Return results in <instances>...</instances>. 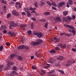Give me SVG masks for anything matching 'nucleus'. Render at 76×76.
Here are the masks:
<instances>
[{
  "mask_svg": "<svg viewBox=\"0 0 76 76\" xmlns=\"http://www.w3.org/2000/svg\"><path fill=\"white\" fill-rule=\"evenodd\" d=\"M72 50L74 51V52H76V49L74 48H72Z\"/></svg>",
  "mask_w": 76,
  "mask_h": 76,
  "instance_id": "864d4df0",
  "label": "nucleus"
},
{
  "mask_svg": "<svg viewBox=\"0 0 76 76\" xmlns=\"http://www.w3.org/2000/svg\"><path fill=\"white\" fill-rule=\"evenodd\" d=\"M15 4L17 5H19V4H20V3L17 2Z\"/></svg>",
  "mask_w": 76,
  "mask_h": 76,
  "instance_id": "052dcab7",
  "label": "nucleus"
},
{
  "mask_svg": "<svg viewBox=\"0 0 76 76\" xmlns=\"http://www.w3.org/2000/svg\"><path fill=\"white\" fill-rule=\"evenodd\" d=\"M22 15H26V13L25 12H22Z\"/></svg>",
  "mask_w": 76,
  "mask_h": 76,
  "instance_id": "680f3d73",
  "label": "nucleus"
},
{
  "mask_svg": "<svg viewBox=\"0 0 76 76\" xmlns=\"http://www.w3.org/2000/svg\"><path fill=\"white\" fill-rule=\"evenodd\" d=\"M32 12H33V13H35L36 15L37 16H38V14L37 13L35 12V11L34 10H33Z\"/></svg>",
  "mask_w": 76,
  "mask_h": 76,
  "instance_id": "ea45409f",
  "label": "nucleus"
},
{
  "mask_svg": "<svg viewBox=\"0 0 76 76\" xmlns=\"http://www.w3.org/2000/svg\"><path fill=\"white\" fill-rule=\"evenodd\" d=\"M71 65H72V61L71 60L68 61L67 63L66 64V67H69Z\"/></svg>",
  "mask_w": 76,
  "mask_h": 76,
  "instance_id": "0eeeda50",
  "label": "nucleus"
},
{
  "mask_svg": "<svg viewBox=\"0 0 76 76\" xmlns=\"http://www.w3.org/2000/svg\"><path fill=\"white\" fill-rule=\"evenodd\" d=\"M4 66L3 65H0V72H2V69L3 68Z\"/></svg>",
  "mask_w": 76,
  "mask_h": 76,
  "instance_id": "412c9836",
  "label": "nucleus"
},
{
  "mask_svg": "<svg viewBox=\"0 0 76 76\" xmlns=\"http://www.w3.org/2000/svg\"><path fill=\"white\" fill-rule=\"evenodd\" d=\"M17 48L18 50H23V49L29 50V47L25 45H20L17 47Z\"/></svg>",
  "mask_w": 76,
  "mask_h": 76,
  "instance_id": "f03ea898",
  "label": "nucleus"
},
{
  "mask_svg": "<svg viewBox=\"0 0 76 76\" xmlns=\"http://www.w3.org/2000/svg\"><path fill=\"white\" fill-rule=\"evenodd\" d=\"M3 49V46L1 45L0 47V51H2Z\"/></svg>",
  "mask_w": 76,
  "mask_h": 76,
  "instance_id": "58836bf2",
  "label": "nucleus"
},
{
  "mask_svg": "<svg viewBox=\"0 0 76 76\" xmlns=\"http://www.w3.org/2000/svg\"><path fill=\"white\" fill-rule=\"evenodd\" d=\"M64 26L65 27H68V28H70V26L69 25H67L66 24H64Z\"/></svg>",
  "mask_w": 76,
  "mask_h": 76,
  "instance_id": "c03bdc74",
  "label": "nucleus"
},
{
  "mask_svg": "<svg viewBox=\"0 0 76 76\" xmlns=\"http://www.w3.org/2000/svg\"><path fill=\"white\" fill-rule=\"evenodd\" d=\"M65 4V3H64V2H61L58 4V7L59 8H60L61 7H63V5H64Z\"/></svg>",
  "mask_w": 76,
  "mask_h": 76,
  "instance_id": "1a4fd4ad",
  "label": "nucleus"
},
{
  "mask_svg": "<svg viewBox=\"0 0 76 76\" xmlns=\"http://www.w3.org/2000/svg\"><path fill=\"white\" fill-rule=\"evenodd\" d=\"M11 16V14L8 13L7 15V18H9L10 16Z\"/></svg>",
  "mask_w": 76,
  "mask_h": 76,
  "instance_id": "f704fd0d",
  "label": "nucleus"
},
{
  "mask_svg": "<svg viewBox=\"0 0 76 76\" xmlns=\"http://www.w3.org/2000/svg\"><path fill=\"white\" fill-rule=\"evenodd\" d=\"M1 3H2L4 4H7V2H6V1H4V0L1 1Z\"/></svg>",
  "mask_w": 76,
  "mask_h": 76,
  "instance_id": "c85d7f7f",
  "label": "nucleus"
},
{
  "mask_svg": "<svg viewBox=\"0 0 76 76\" xmlns=\"http://www.w3.org/2000/svg\"><path fill=\"white\" fill-rule=\"evenodd\" d=\"M48 62L51 64H53L54 63V59L53 58H50L49 59Z\"/></svg>",
  "mask_w": 76,
  "mask_h": 76,
  "instance_id": "6e6552de",
  "label": "nucleus"
},
{
  "mask_svg": "<svg viewBox=\"0 0 76 76\" xmlns=\"http://www.w3.org/2000/svg\"><path fill=\"white\" fill-rule=\"evenodd\" d=\"M43 35V34L42 33L40 32L39 33H38L37 34V36L38 37V38H41L42 37V36Z\"/></svg>",
  "mask_w": 76,
  "mask_h": 76,
  "instance_id": "9b49d317",
  "label": "nucleus"
},
{
  "mask_svg": "<svg viewBox=\"0 0 76 76\" xmlns=\"http://www.w3.org/2000/svg\"><path fill=\"white\" fill-rule=\"evenodd\" d=\"M7 32V30H4L3 31V33L4 34H6Z\"/></svg>",
  "mask_w": 76,
  "mask_h": 76,
  "instance_id": "6e6d98bb",
  "label": "nucleus"
},
{
  "mask_svg": "<svg viewBox=\"0 0 76 76\" xmlns=\"http://www.w3.org/2000/svg\"><path fill=\"white\" fill-rule=\"evenodd\" d=\"M38 33L36 31H34L33 32V34L34 35H37Z\"/></svg>",
  "mask_w": 76,
  "mask_h": 76,
  "instance_id": "79ce46f5",
  "label": "nucleus"
},
{
  "mask_svg": "<svg viewBox=\"0 0 76 76\" xmlns=\"http://www.w3.org/2000/svg\"><path fill=\"white\" fill-rule=\"evenodd\" d=\"M36 41H37V42H33V44L34 45H37L40 44L43 42V40L40 39H37Z\"/></svg>",
  "mask_w": 76,
  "mask_h": 76,
  "instance_id": "f257e3e1",
  "label": "nucleus"
},
{
  "mask_svg": "<svg viewBox=\"0 0 76 76\" xmlns=\"http://www.w3.org/2000/svg\"><path fill=\"white\" fill-rule=\"evenodd\" d=\"M52 9H53V10H57V8H56L54 7H52Z\"/></svg>",
  "mask_w": 76,
  "mask_h": 76,
  "instance_id": "13d9d810",
  "label": "nucleus"
},
{
  "mask_svg": "<svg viewBox=\"0 0 76 76\" xmlns=\"http://www.w3.org/2000/svg\"><path fill=\"white\" fill-rule=\"evenodd\" d=\"M41 71L42 72L40 73V75L41 76H43L44 74H45V72L44 70L43 69H41Z\"/></svg>",
  "mask_w": 76,
  "mask_h": 76,
  "instance_id": "ddd939ff",
  "label": "nucleus"
},
{
  "mask_svg": "<svg viewBox=\"0 0 76 76\" xmlns=\"http://www.w3.org/2000/svg\"><path fill=\"white\" fill-rule=\"evenodd\" d=\"M67 18V20L68 21L69 20H73V19L72 18L70 17H69V16H66Z\"/></svg>",
  "mask_w": 76,
  "mask_h": 76,
  "instance_id": "bb28decb",
  "label": "nucleus"
},
{
  "mask_svg": "<svg viewBox=\"0 0 76 76\" xmlns=\"http://www.w3.org/2000/svg\"><path fill=\"white\" fill-rule=\"evenodd\" d=\"M10 26H12V27H15V26H18L17 25L14 23L13 21H10Z\"/></svg>",
  "mask_w": 76,
  "mask_h": 76,
  "instance_id": "423d86ee",
  "label": "nucleus"
},
{
  "mask_svg": "<svg viewBox=\"0 0 76 76\" xmlns=\"http://www.w3.org/2000/svg\"><path fill=\"white\" fill-rule=\"evenodd\" d=\"M47 3L48 4V6H51V5H52V4H51V3H50V2L49 1H46Z\"/></svg>",
  "mask_w": 76,
  "mask_h": 76,
  "instance_id": "5701e85b",
  "label": "nucleus"
},
{
  "mask_svg": "<svg viewBox=\"0 0 76 76\" xmlns=\"http://www.w3.org/2000/svg\"><path fill=\"white\" fill-rule=\"evenodd\" d=\"M10 4H15V2H10Z\"/></svg>",
  "mask_w": 76,
  "mask_h": 76,
  "instance_id": "338daca9",
  "label": "nucleus"
},
{
  "mask_svg": "<svg viewBox=\"0 0 76 76\" xmlns=\"http://www.w3.org/2000/svg\"><path fill=\"white\" fill-rule=\"evenodd\" d=\"M49 75L50 76H57L56 75H54L53 74V73H51V72H50L49 73Z\"/></svg>",
  "mask_w": 76,
  "mask_h": 76,
  "instance_id": "473e14b6",
  "label": "nucleus"
},
{
  "mask_svg": "<svg viewBox=\"0 0 76 76\" xmlns=\"http://www.w3.org/2000/svg\"><path fill=\"white\" fill-rule=\"evenodd\" d=\"M62 19L63 22H67L68 21L67 17H64L62 18Z\"/></svg>",
  "mask_w": 76,
  "mask_h": 76,
  "instance_id": "dca6fc26",
  "label": "nucleus"
},
{
  "mask_svg": "<svg viewBox=\"0 0 76 76\" xmlns=\"http://www.w3.org/2000/svg\"><path fill=\"white\" fill-rule=\"evenodd\" d=\"M48 22H47L45 23V28H48Z\"/></svg>",
  "mask_w": 76,
  "mask_h": 76,
  "instance_id": "393cba45",
  "label": "nucleus"
},
{
  "mask_svg": "<svg viewBox=\"0 0 76 76\" xmlns=\"http://www.w3.org/2000/svg\"><path fill=\"white\" fill-rule=\"evenodd\" d=\"M20 28H24V27H26V25L24 24H20Z\"/></svg>",
  "mask_w": 76,
  "mask_h": 76,
  "instance_id": "cd10ccee",
  "label": "nucleus"
},
{
  "mask_svg": "<svg viewBox=\"0 0 76 76\" xmlns=\"http://www.w3.org/2000/svg\"><path fill=\"white\" fill-rule=\"evenodd\" d=\"M17 69V68H16V67L15 66H14L13 69H12L13 70H14L15 71H16V70Z\"/></svg>",
  "mask_w": 76,
  "mask_h": 76,
  "instance_id": "37998d69",
  "label": "nucleus"
},
{
  "mask_svg": "<svg viewBox=\"0 0 76 76\" xmlns=\"http://www.w3.org/2000/svg\"><path fill=\"white\" fill-rule=\"evenodd\" d=\"M40 3H41L40 6H44V5L45 4V3L43 1H40Z\"/></svg>",
  "mask_w": 76,
  "mask_h": 76,
  "instance_id": "4be33fe9",
  "label": "nucleus"
},
{
  "mask_svg": "<svg viewBox=\"0 0 76 76\" xmlns=\"http://www.w3.org/2000/svg\"><path fill=\"white\" fill-rule=\"evenodd\" d=\"M72 17V19H73L74 20H75V18H76V17L75 15H73Z\"/></svg>",
  "mask_w": 76,
  "mask_h": 76,
  "instance_id": "5fc2aeb1",
  "label": "nucleus"
},
{
  "mask_svg": "<svg viewBox=\"0 0 76 76\" xmlns=\"http://www.w3.org/2000/svg\"><path fill=\"white\" fill-rule=\"evenodd\" d=\"M8 33L10 34L11 36H16V34L14 32H12L11 31H10L8 32Z\"/></svg>",
  "mask_w": 76,
  "mask_h": 76,
  "instance_id": "4468645a",
  "label": "nucleus"
},
{
  "mask_svg": "<svg viewBox=\"0 0 76 76\" xmlns=\"http://www.w3.org/2000/svg\"><path fill=\"white\" fill-rule=\"evenodd\" d=\"M54 40H55L56 41L55 42V43H57V42H59V40L56 37H54Z\"/></svg>",
  "mask_w": 76,
  "mask_h": 76,
  "instance_id": "a211bd4d",
  "label": "nucleus"
},
{
  "mask_svg": "<svg viewBox=\"0 0 76 76\" xmlns=\"http://www.w3.org/2000/svg\"><path fill=\"white\" fill-rule=\"evenodd\" d=\"M22 42H25V39L24 38H23L21 40Z\"/></svg>",
  "mask_w": 76,
  "mask_h": 76,
  "instance_id": "09e8293b",
  "label": "nucleus"
},
{
  "mask_svg": "<svg viewBox=\"0 0 76 76\" xmlns=\"http://www.w3.org/2000/svg\"><path fill=\"white\" fill-rule=\"evenodd\" d=\"M31 60H32L33 59H34V56H31Z\"/></svg>",
  "mask_w": 76,
  "mask_h": 76,
  "instance_id": "0e129e2a",
  "label": "nucleus"
},
{
  "mask_svg": "<svg viewBox=\"0 0 76 76\" xmlns=\"http://www.w3.org/2000/svg\"><path fill=\"white\" fill-rule=\"evenodd\" d=\"M35 55H37V56H39V53H38V52H35Z\"/></svg>",
  "mask_w": 76,
  "mask_h": 76,
  "instance_id": "e2e57ef3",
  "label": "nucleus"
},
{
  "mask_svg": "<svg viewBox=\"0 0 76 76\" xmlns=\"http://www.w3.org/2000/svg\"><path fill=\"white\" fill-rule=\"evenodd\" d=\"M53 20L55 21H57L58 22H59L61 21V18L59 16H57L53 18Z\"/></svg>",
  "mask_w": 76,
  "mask_h": 76,
  "instance_id": "39448f33",
  "label": "nucleus"
},
{
  "mask_svg": "<svg viewBox=\"0 0 76 76\" xmlns=\"http://www.w3.org/2000/svg\"><path fill=\"white\" fill-rule=\"evenodd\" d=\"M12 12L14 16H19V13L16 10L13 11Z\"/></svg>",
  "mask_w": 76,
  "mask_h": 76,
  "instance_id": "20e7f679",
  "label": "nucleus"
},
{
  "mask_svg": "<svg viewBox=\"0 0 76 76\" xmlns=\"http://www.w3.org/2000/svg\"><path fill=\"white\" fill-rule=\"evenodd\" d=\"M70 29H74L75 28L73 27V26H70Z\"/></svg>",
  "mask_w": 76,
  "mask_h": 76,
  "instance_id": "de8ad7c7",
  "label": "nucleus"
},
{
  "mask_svg": "<svg viewBox=\"0 0 76 76\" xmlns=\"http://www.w3.org/2000/svg\"><path fill=\"white\" fill-rule=\"evenodd\" d=\"M40 22H46V20L44 18H42L39 20Z\"/></svg>",
  "mask_w": 76,
  "mask_h": 76,
  "instance_id": "b1692460",
  "label": "nucleus"
},
{
  "mask_svg": "<svg viewBox=\"0 0 76 76\" xmlns=\"http://www.w3.org/2000/svg\"><path fill=\"white\" fill-rule=\"evenodd\" d=\"M50 72L51 73H54V72H55V70H52Z\"/></svg>",
  "mask_w": 76,
  "mask_h": 76,
  "instance_id": "4d7b16f0",
  "label": "nucleus"
},
{
  "mask_svg": "<svg viewBox=\"0 0 76 76\" xmlns=\"http://www.w3.org/2000/svg\"><path fill=\"white\" fill-rule=\"evenodd\" d=\"M31 68L32 69H33L34 70H35V69H37V67L35 66H32Z\"/></svg>",
  "mask_w": 76,
  "mask_h": 76,
  "instance_id": "a19ab883",
  "label": "nucleus"
},
{
  "mask_svg": "<svg viewBox=\"0 0 76 76\" xmlns=\"http://www.w3.org/2000/svg\"><path fill=\"white\" fill-rule=\"evenodd\" d=\"M34 23H31V28L33 29V28H34Z\"/></svg>",
  "mask_w": 76,
  "mask_h": 76,
  "instance_id": "72a5a7b5",
  "label": "nucleus"
},
{
  "mask_svg": "<svg viewBox=\"0 0 76 76\" xmlns=\"http://www.w3.org/2000/svg\"><path fill=\"white\" fill-rule=\"evenodd\" d=\"M65 36L68 37H70V36H71V35L69 34H66L65 33Z\"/></svg>",
  "mask_w": 76,
  "mask_h": 76,
  "instance_id": "c9c22d12",
  "label": "nucleus"
},
{
  "mask_svg": "<svg viewBox=\"0 0 76 76\" xmlns=\"http://www.w3.org/2000/svg\"><path fill=\"white\" fill-rule=\"evenodd\" d=\"M68 2L70 5H72L73 4V1L72 0H69Z\"/></svg>",
  "mask_w": 76,
  "mask_h": 76,
  "instance_id": "aec40b11",
  "label": "nucleus"
},
{
  "mask_svg": "<svg viewBox=\"0 0 76 76\" xmlns=\"http://www.w3.org/2000/svg\"><path fill=\"white\" fill-rule=\"evenodd\" d=\"M72 32L73 34V35L74 36H75V34H76V33L75 32V31L74 30H72Z\"/></svg>",
  "mask_w": 76,
  "mask_h": 76,
  "instance_id": "4c0bfd02",
  "label": "nucleus"
},
{
  "mask_svg": "<svg viewBox=\"0 0 76 76\" xmlns=\"http://www.w3.org/2000/svg\"><path fill=\"white\" fill-rule=\"evenodd\" d=\"M44 15H50V12H47L43 13Z\"/></svg>",
  "mask_w": 76,
  "mask_h": 76,
  "instance_id": "6ab92c4d",
  "label": "nucleus"
},
{
  "mask_svg": "<svg viewBox=\"0 0 76 76\" xmlns=\"http://www.w3.org/2000/svg\"><path fill=\"white\" fill-rule=\"evenodd\" d=\"M50 53H56V51L54 50H52L49 51Z\"/></svg>",
  "mask_w": 76,
  "mask_h": 76,
  "instance_id": "7c9ffc66",
  "label": "nucleus"
},
{
  "mask_svg": "<svg viewBox=\"0 0 76 76\" xmlns=\"http://www.w3.org/2000/svg\"><path fill=\"white\" fill-rule=\"evenodd\" d=\"M1 28H2V29H5V26H2Z\"/></svg>",
  "mask_w": 76,
  "mask_h": 76,
  "instance_id": "69168bd1",
  "label": "nucleus"
},
{
  "mask_svg": "<svg viewBox=\"0 0 76 76\" xmlns=\"http://www.w3.org/2000/svg\"><path fill=\"white\" fill-rule=\"evenodd\" d=\"M18 73L14 71L11 72V74H9L8 75V76H14L15 75H18Z\"/></svg>",
  "mask_w": 76,
  "mask_h": 76,
  "instance_id": "7ed1b4c3",
  "label": "nucleus"
},
{
  "mask_svg": "<svg viewBox=\"0 0 76 76\" xmlns=\"http://www.w3.org/2000/svg\"><path fill=\"white\" fill-rule=\"evenodd\" d=\"M6 45L7 46H9V45H10V43L9 42L6 43Z\"/></svg>",
  "mask_w": 76,
  "mask_h": 76,
  "instance_id": "603ef678",
  "label": "nucleus"
},
{
  "mask_svg": "<svg viewBox=\"0 0 76 76\" xmlns=\"http://www.w3.org/2000/svg\"><path fill=\"white\" fill-rule=\"evenodd\" d=\"M59 46L61 48H66V45L63 44L62 43H60L59 44Z\"/></svg>",
  "mask_w": 76,
  "mask_h": 76,
  "instance_id": "9d476101",
  "label": "nucleus"
},
{
  "mask_svg": "<svg viewBox=\"0 0 76 76\" xmlns=\"http://www.w3.org/2000/svg\"><path fill=\"white\" fill-rule=\"evenodd\" d=\"M4 70H8V67H6L4 68Z\"/></svg>",
  "mask_w": 76,
  "mask_h": 76,
  "instance_id": "3c124183",
  "label": "nucleus"
},
{
  "mask_svg": "<svg viewBox=\"0 0 76 76\" xmlns=\"http://www.w3.org/2000/svg\"><path fill=\"white\" fill-rule=\"evenodd\" d=\"M62 74V75H63V74H64V71L63 70H62V71H61V72Z\"/></svg>",
  "mask_w": 76,
  "mask_h": 76,
  "instance_id": "774afa93",
  "label": "nucleus"
},
{
  "mask_svg": "<svg viewBox=\"0 0 76 76\" xmlns=\"http://www.w3.org/2000/svg\"><path fill=\"white\" fill-rule=\"evenodd\" d=\"M27 32L29 34H32V31L31 30L28 31H27Z\"/></svg>",
  "mask_w": 76,
  "mask_h": 76,
  "instance_id": "49530a36",
  "label": "nucleus"
},
{
  "mask_svg": "<svg viewBox=\"0 0 76 76\" xmlns=\"http://www.w3.org/2000/svg\"><path fill=\"white\" fill-rule=\"evenodd\" d=\"M17 58L19 60H23V57L20 56H17Z\"/></svg>",
  "mask_w": 76,
  "mask_h": 76,
  "instance_id": "f3484780",
  "label": "nucleus"
},
{
  "mask_svg": "<svg viewBox=\"0 0 76 76\" xmlns=\"http://www.w3.org/2000/svg\"><path fill=\"white\" fill-rule=\"evenodd\" d=\"M29 10V8H24V11L26 12H28Z\"/></svg>",
  "mask_w": 76,
  "mask_h": 76,
  "instance_id": "2f4dec72",
  "label": "nucleus"
},
{
  "mask_svg": "<svg viewBox=\"0 0 76 76\" xmlns=\"http://www.w3.org/2000/svg\"><path fill=\"white\" fill-rule=\"evenodd\" d=\"M16 54H14L11 55H10V57H11V58H13L14 57H15V56H16Z\"/></svg>",
  "mask_w": 76,
  "mask_h": 76,
  "instance_id": "c756f323",
  "label": "nucleus"
},
{
  "mask_svg": "<svg viewBox=\"0 0 76 76\" xmlns=\"http://www.w3.org/2000/svg\"><path fill=\"white\" fill-rule=\"evenodd\" d=\"M58 60H64V58L63 56H59L57 58Z\"/></svg>",
  "mask_w": 76,
  "mask_h": 76,
  "instance_id": "f8f14e48",
  "label": "nucleus"
},
{
  "mask_svg": "<svg viewBox=\"0 0 76 76\" xmlns=\"http://www.w3.org/2000/svg\"><path fill=\"white\" fill-rule=\"evenodd\" d=\"M68 13L67 11H64L63 12V15L64 16H67L68 15Z\"/></svg>",
  "mask_w": 76,
  "mask_h": 76,
  "instance_id": "2eb2a0df",
  "label": "nucleus"
},
{
  "mask_svg": "<svg viewBox=\"0 0 76 76\" xmlns=\"http://www.w3.org/2000/svg\"><path fill=\"white\" fill-rule=\"evenodd\" d=\"M65 34H66V33L64 32V33H60V35H61V36H63V35H65Z\"/></svg>",
  "mask_w": 76,
  "mask_h": 76,
  "instance_id": "8fccbe9b",
  "label": "nucleus"
},
{
  "mask_svg": "<svg viewBox=\"0 0 76 76\" xmlns=\"http://www.w3.org/2000/svg\"><path fill=\"white\" fill-rule=\"evenodd\" d=\"M55 49L57 50H60V48H58V47H55Z\"/></svg>",
  "mask_w": 76,
  "mask_h": 76,
  "instance_id": "bf43d9fd",
  "label": "nucleus"
},
{
  "mask_svg": "<svg viewBox=\"0 0 76 76\" xmlns=\"http://www.w3.org/2000/svg\"><path fill=\"white\" fill-rule=\"evenodd\" d=\"M31 19L33 20L34 21H35L36 20V18L34 17H32L31 18Z\"/></svg>",
  "mask_w": 76,
  "mask_h": 76,
  "instance_id": "a18cd8bd",
  "label": "nucleus"
},
{
  "mask_svg": "<svg viewBox=\"0 0 76 76\" xmlns=\"http://www.w3.org/2000/svg\"><path fill=\"white\" fill-rule=\"evenodd\" d=\"M27 16H30L31 15V12H29V11H28L27 12Z\"/></svg>",
  "mask_w": 76,
  "mask_h": 76,
  "instance_id": "a878e982",
  "label": "nucleus"
},
{
  "mask_svg": "<svg viewBox=\"0 0 76 76\" xmlns=\"http://www.w3.org/2000/svg\"><path fill=\"white\" fill-rule=\"evenodd\" d=\"M34 6L35 7H38V6L37 4V2H35L34 3Z\"/></svg>",
  "mask_w": 76,
  "mask_h": 76,
  "instance_id": "e433bc0d",
  "label": "nucleus"
}]
</instances>
